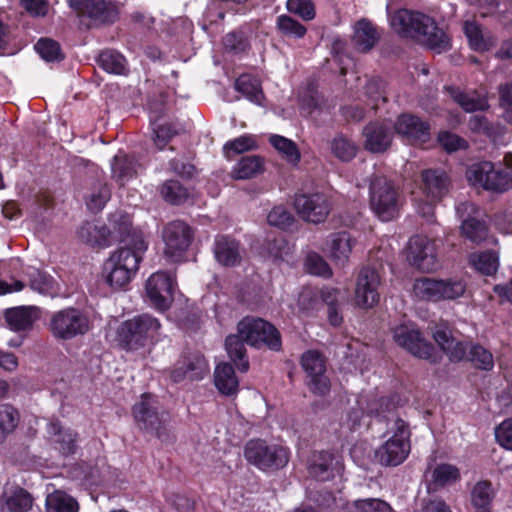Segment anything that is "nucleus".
<instances>
[{"instance_id":"f704fd0d","label":"nucleus","mask_w":512,"mask_h":512,"mask_svg":"<svg viewBox=\"0 0 512 512\" xmlns=\"http://www.w3.org/2000/svg\"><path fill=\"white\" fill-rule=\"evenodd\" d=\"M30 288L42 295L55 296L59 292L57 281L46 272L33 270L28 274Z\"/></svg>"},{"instance_id":"de8ad7c7","label":"nucleus","mask_w":512,"mask_h":512,"mask_svg":"<svg viewBox=\"0 0 512 512\" xmlns=\"http://www.w3.org/2000/svg\"><path fill=\"white\" fill-rule=\"evenodd\" d=\"M111 197L108 186L104 183H97L92 187L86 197V205L92 212L101 211Z\"/></svg>"},{"instance_id":"b1692460","label":"nucleus","mask_w":512,"mask_h":512,"mask_svg":"<svg viewBox=\"0 0 512 512\" xmlns=\"http://www.w3.org/2000/svg\"><path fill=\"white\" fill-rule=\"evenodd\" d=\"M462 29L470 49L475 52H487L497 43V38L494 34L490 31L484 30L476 21H465Z\"/></svg>"},{"instance_id":"338daca9","label":"nucleus","mask_w":512,"mask_h":512,"mask_svg":"<svg viewBox=\"0 0 512 512\" xmlns=\"http://www.w3.org/2000/svg\"><path fill=\"white\" fill-rule=\"evenodd\" d=\"M500 105L504 109V118L512 124V82L499 87Z\"/></svg>"},{"instance_id":"6e6d98bb","label":"nucleus","mask_w":512,"mask_h":512,"mask_svg":"<svg viewBox=\"0 0 512 512\" xmlns=\"http://www.w3.org/2000/svg\"><path fill=\"white\" fill-rule=\"evenodd\" d=\"M267 221L270 225L286 229L294 222L293 215L284 206H275L267 215Z\"/></svg>"},{"instance_id":"20e7f679","label":"nucleus","mask_w":512,"mask_h":512,"mask_svg":"<svg viewBox=\"0 0 512 512\" xmlns=\"http://www.w3.org/2000/svg\"><path fill=\"white\" fill-rule=\"evenodd\" d=\"M433 337L451 361L458 362L467 359L477 369L484 371H491L493 369V354L484 346L457 340L446 329L436 330Z\"/></svg>"},{"instance_id":"0eeeda50","label":"nucleus","mask_w":512,"mask_h":512,"mask_svg":"<svg viewBox=\"0 0 512 512\" xmlns=\"http://www.w3.org/2000/svg\"><path fill=\"white\" fill-rule=\"evenodd\" d=\"M244 457L259 470L272 471L288 464L289 451L282 445L271 444L262 439H251L244 447Z\"/></svg>"},{"instance_id":"ddd939ff","label":"nucleus","mask_w":512,"mask_h":512,"mask_svg":"<svg viewBox=\"0 0 512 512\" xmlns=\"http://www.w3.org/2000/svg\"><path fill=\"white\" fill-rule=\"evenodd\" d=\"M175 276L167 271L151 274L145 282V293L150 304L158 311H166L173 302Z\"/></svg>"},{"instance_id":"e433bc0d","label":"nucleus","mask_w":512,"mask_h":512,"mask_svg":"<svg viewBox=\"0 0 512 512\" xmlns=\"http://www.w3.org/2000/svg\"><path fill=\"white\" fill-rule=\"evenodd\" d=\"M47 512H78V502L69 494L56 490L46 497Z\"/></svg>"},{"instance_id":"5fc2aeb1","label":"nucleus","mask_w":512,"mask_h":512,"mask_svg":"<svg viewBox=\"0 0 512 512\" xmlns=\"http://www.w3.org/2000/svg\"><path fill=\"white\" fill-rule=\"evenodd\" d=\"M35 50L45 61L52 62L62 59L59 44L51 39H40L35 44Z\"/></svg>"},{"instance_id":"1a4fd4ad","label":"nucleus","mask_w":512,"mask_h":512,"mask_svg":"<svg viewBox=\"0 0 512 512\" xmlns=\"http://www.w3.org/2000/svg\"><path fill=\"white\" fill-rule=\"evenodd\" d=\"M155 403L151 394H143L140 401L132 408L133 418L139 429L165 441L169 436L168 416L165 413H159Z\"/></svg>"},{"instance_id":"412c9836","label":"nucleus","mask_w":512,"mask_h":512,"mask_svg":"<svg viewBox=\"0 0 512 512\" xmlns=\"http://www.w3.org/2000/svg\"><path fill=\"white\" fill-rule=\"evenodd\" d=\"M380 276L372 268H363L357 277L355 303L361 308H372L379 301Z\"/></svg>"},{"instance_id":"4be33fe9","label":"nucleus","mask_w":512,"mask_h":512,"mask_svg":"<svg viewBox=\"0 0 512 512\" xmlns=\"http://www.w3.org/2000/svg\"><path fill=\"white\" fill-rule=\"evenodd\" d=\"M355 239L348 232L330 234L323 247V251L336 265H345L350 257Z\"/></svg>"},{"instance_id":"a211bd4d","label":"nucleus","mask_w":512,"mask_h":512,"mask_svg":"<svg viewBox=\"0 0 512 512\" xmlns=\"http://www.w3.org/2000/svg\"><path fill=\"white\" fill-rule=\"evenodd\" d=\"M301 365L309 378L307 385L310 391L320 396L326 395L330 390V383L325 375L323 357L317 351H307L301 358Z\"/></svg>"},{"instance_id":"bb28decb","label":"nucleus","mask_w":512,"mask_h":512,"mask_svg":"<svg viewBox=\"0 0 512 512\" xmlns=\"http://www.w3.org/2000/svg\"><path fill=\"white\" fill-rule=\"evenodd\" d=\"M69 6L80 15L102 22L111 21L114 9L105 0H67Z\"/></svg>"},{"instance_id":"bf43d9fd","label":"nucleus","mask_w":512,"mask_h":512,"mask_svg":"<svg viewBox=\"0 0 512 512\" xmlns=\"http://www.w3.org/2000/svg\"><path fill=\"white\" fill-rule=\"evenodd\" d=\"M496 442L505 450L512 451V418L503 420L495 431Z\"/></svg>"},{"instance_id":"a878e982","label":"nucleus","mask_w":512,"mask_h":512,"mask_svg":"<svg viewBox=\"0 0 512 512\" xmlns=\"http://www.w3.org/2000/svg\"><path fill=\"white\" fill-rule=\"evenodd\" d=\"M449 181L447 175L439 170H425L422 172V196L431 201H440L448 192Z\"/></svg>"},{"instance_id":"72a5a7b5","label":"nucleus","mask_w":512,"mask_h":512,"mask_svg":"<svg viewBox=\"0 0 512 512\" xmlns=\"http://www.w3.org/2000/svg\"><path fill=\"white\" fill-rule=\"evenodd\" d=\"M78 234L83 242L93 247H106L109 242V230L104 225L87 222L81 226Z\"/></svg>"},{"instance_id":"09e8293b","label":"nucleus","mask_w":512,"mask_h":512,"mask_svg":"<svg viewBox=\"0 0 512 512\" xmlns=\"http://www.w3.org/2000/svg\"><path fill=\"white\" fill-rule=\"evenodd\" d=\"M331 151L341 161H350L356 154L358 147L350 139L343 135L334 137L330 144Z\"/></svg>"},{"instance_id":"f8f14e48","label":"nucleus","mask_w":512,"mask_h":512,"mask_svg":"<svg viewBox=\"0 0 512 512\" xmlns=\"http://www.w3.org/2000/svg\"><path fill=\"white\" fill-rule=\"evenodd\" d=\"M471 185L493 192H505L512 188V175L508 171L495 170L493 163L484 161L473 164L467 170Z\"/></svg>"},{"instance_id":"8fccbe9b","label":"nucleus","mask_w":512,"mask_h":512,"mask_svg":"<svg viewBox=\"0 0 512 512\" xmlns=\"http://www.w3.org/2000/svg\"><path fill=\"white\" fill-rule=\"evenodd\" d=\"M161 195L167 202L181 204L188 199L189 192L178 181L170 180L162 185Z\"/></svg>"},{"instance_id":"7ed1b4c3","label":"nucleus","mask_w":512,"mask_h":512,"mask_svg":"<svg viewBox=\"0 0 512 512\" xmlns=\"http://www.w3.org/2000/svg\"><path fill=\"white\" fill-rule=\"evenodd\" d=\"M161 323L149 315L142 314L123 321L116 330V341L128 352L149 349L160 340Z\"/></svg>"},{"instance_id":"c85d7f7f","label":"nucleus","mask_w":512,"mask_h":512,"mask_svg":"<svg viewBox=\"0 0 512 512\" xmlns=\"http://www.w3.org/2000/svg\"><path fill=\"white\" fill-rule=\"evenodd\" d=\"M47 433L53 438L56 449L63 455L73 454L76 450L77 433L64 429L58 421L47 425Z\"/></svg>"},{"instance_id":"423d86ee","label":"nucleus","mask_w":512,"mask_h":512,"mask_svg":"<svg viewBox=\"0 0 512 512\" xmlns=\"http://www.w3.org/2000/svg\"><path fill=\"white\" fill-rule=\"evenodd\" d=\"M410 450L409 427L398 418L393 423L392 435L375 450V458L382 466L395 467L407 459Z\"/></svg>"},{"instance_id":"052dcab7","label":"nucleus","mask_w":512,"mask_h":512,"mask_svg":"<svg viewBox=\"0 0 512 512\" xmlns=\"http://www.w3.org/2000/svg\"><path fill=\"white\" fill-rule=\"evenodd\" d=\"M287 8L291 13L299 15L304 20L315 17V9L311 0H288Z\"/></svg>"},{"instance_id":"f3484780","label":"nucleus","mask_w":512,"mask_h":512,"mask_svg":"<svg viewBox=\"0 0 512 512\" xmlns=\"http://www.w3.org/2000/svg\"><path fill=\"white\" fill-rule=\"evenodd\" d=\"M393 339L400 347L406 349L416 357L435 361L433 359V346L421 335L412 324L399 325L393 329Z\"/></svg>"},{"instance_id":"58836bf2","label":"nucleus","mask_w":512,"mask_h":512,"mask_svg":"<svg viewBox=\"0 0 512 512\" xmlns=\"http://www.w3.org/2000/svg\"><path fill=\"white\" fill-rule=\"evenodd\" d=\"M493 490L487 481L476 483L471 491V503L475 512H491Z\"/></svg>"},{"instance_id":"603ef678","label":"nucleus","mask_w":512,"mask_h":512,"mask_svg":"<svg viewBox=\"0 0 512 512\" xmlns=\"http://www.w3.org/2000/svg\"><path fill=\"white\" fill-rule=\"evenodd\" d=\"M305 269L308 273L316 276L330 277L332 275V270L327 262L322 256L315 252L307 254L305 259Z\"/></svg>"},{"instance_id":"49530a36","label":"nucleus","mask_w":512,"mask_h":512,"mask_svg":"<svg viewBox=\"0 0 512 512\" xmlns=\"http://www.w3.org/2000/svg\"><path fill=\"white\" fill-rule=\"evenodd\" d=\"M261 169V159L257 156H248L235 165L232 174L235 179H248L260 173Z\"/></svg>"},{"instance_id":"0e129e2a","label":"nucleus","mask_w":512,"mask_h":512,"mask_svg":"<svg viewBox=\"0 0 512 512\" xmlns=\"http://www.w3.org/2000/svg\"><path fill=\"white\" fill-rule=\"evenodd\" d=\"M224 46L231 52L240 53L246 51L249 45L242 33L232 32L225 36Z\"/></svg>"},{"instance_id":"aec40b11","label":"nucleus","mask_w":512,"mask_h":512,"mask_svg":"<svg viewBox=\"0 0 512 512\" xmlns=\"http://www.w3.org/2000/svg\"><path fill=\"white\" fill-rule=\"evenodd\" d=\"M395 133L410 144L425 143L430 139V124L412 114H401L394 123Z\"/></svg>"},{"instance_id":"f03ea898","label":"nucleus","mask_w":512,"mask_h":512,"mask_svg":"<svg viewBox=\"0 0 512 512\" xmlns=\"http://www.w3.org/2000/svg\"><path fill=\"white\" fill-rule=\"evenodd\" d=\"M392 29L402 37L423 41L431 50L442 53L450 49V37L434 20L420 12L399 9L390 15Z\"/></svg>"},{"instance_id":"7c9ffc66","label":"nucleus","mask_w":512,"mask_h":512,"mask_svg":"<svg viewBox=\"0 0 512 512\" xmlns=\"http://www.w3.org/2000/svg\"><path fill=\"white\" fill-rule=\"evenodd\" d=\"M378 39L379 34L371 22L362 19L355 24L352 41L358 51H369Z\"/></svg>"},{"instance_id":"473e14b6","label":"nucleus","mask_w":512,"mask_h":512,"mask_svg":"<svg viewBox=\"0 0 512 512\" xmlns=\"http://www.w3.org/2000/svg\"><path fill=\"white\" fill-rule=\"evenodd\" d=\"M214 383L223 395L230 396L238 391L239 381L233 367L228 363H221L216 366Z\"/></svg>"},{"instance_id":"6e6552de","label":"nucleus","mask_w":512,"mask_h":512,"mask_svg":"<svg viewBox=\"0 0 512 512\" xmlns=\"http://www.w3.org/2000/svg\"><path fill=\"white\" fill-rule=\"evenodd\" d=\"M370 206L382 221H390L398 215L401 196L390 180L382 176L373 179L370 184Z\"/></svg>"},{"instance_id":"79ce46f5","label":"nucleus","mask_w":512,"mask_h":512,"mask_svg":"<svg viewBox=\"0 0 512 512\" xmlns=\"http://www.w3.org/2000/svg\"><path fill=\"white\" fill-rule=\"evenodd\" d=\"M235 88L251 102L261 104L263 93L257 78L248 74L241 75L235 82Z\"/></svg>"},{"instance_id":"a18cd8bd","label":"nucleus","mask_w":512,"mask_h":512,"mask_svg":"<svg viewBox=\"0 0 512 512\" xmlns=\"http://www.w3.org/2000/svg\"><path fill=\"white\" fill-rule=\"evenodd\" d=\"M19 420L20 415L13 406L9 404L0 405V441L16 429Z\"/></svg>"},{"instance_id":"a19ab883","label":"nucleus","mask_w":512,"mask_h":512,"mask_svg":"<svg viewBox=\"0 0 512 512\" xmlns=\"http://www.w3.org/2000/svg\"><path fill=\"white\" fill-rule=\"evenodd\" d=\"M447 90L455 102H457L466 112H474L488 108L487 99L476 93L466 94L453 87H449Z\"/></svg>"},{"instance_id":"774afa93","label":"nucleus","mask_w":512,"mask_h":512,"mask_svg":"<svg viewBox=\"0 0 512 512\" xmlns=\"http://www.w3.org/2000/svg\"><path fill=\"white\" fill-rule=\"evenodd\" d=\"M21 6L32 16H45L49 10L46 0H20Z\"/></svg>"},{"instance_id":"4c0bfd02","label":"nucleus","mask_w":512,"mask_h":512,"mask_svg":"<svg viewBox=\"0 0 512 512\" xmlns=\"http://www.w3.org/2000/svg\"><path fill=\"white\" fill-rule=\"evenodd\" d=\"M471 266L483 275H493L499 267V255L496 252L484 251L469 256Z\"/></svg>"},{"instance_id":"680f3d73","label":"nucleus","mask_w":512,"mask_h":512,"mask_svg":"<svg viewBox=\"0 0 512 512\" xmlns=\"http://www.w3.org/2000/svg\"><path fill=\"white\" fill-rule=\"evenodd\" d=\"M184 368L188 371V378L191 380L201 379L209 371L206 360L201 356H195L188 362H183Z\"/></svg>"},{"instance_id":"c756f323","label":"nucleus","mask_w":512,"mask_h":512,"mask_svg":"<svg viewBox=\"0 0 512 512\" xmlns=\"http://www.w3.org/2000/svg\"><path fill=\"white\" fill-rule=\"evenodd\" d=\"M214 253L217 261L223 266H235L241 260L238 242L226 236L216 238Z\"/></svg>"},{"instance_id":"69168bd1","label":"nucleus","mask_w":512,"mask_h":512,"mask_svg":"<svg viewBox=\"0 0 512 512\" xmlns=\"http://www.w3.org/2000/svg\"><path fill=\"white\" fill-rule=\"evenodd\" d=\"M438 141L441 146L448 152H453L458 149L465 148L466 142L456 134L450 132H440L438 135Z\"/></svg>"},{"instance_id":"2f4dec72","label":"nucleus","mask_w":512,"mask_h":512,"mask_svg":"<svg viewBox=\"0 0 512 512\" xmlns=\"http://www.w3.org/2000/svg\"><path fill=\"white\" fill-rule=\"evenodd\" d=\"M111 171L112 178L119 186L122 187L136 177V162L124 153L120 152L113 158Z\"/></svg>"},{"instance_id":"2eb2a0df","label":"nucleus","mask_w":512,"mask_h":512,"mask_svg":"<svg viewBox=\"0 0 512 512\" xmlns=\"http://www.w3.org/2000/svg\"><path fill=\"white\" fill-rule=\"evenodd\" d=\"M294 206L297 214L306 222L319 224L330 213V202L322 193L299 194L295 196Z\"/></svg>"},{"instance_id":"4d7b16f0","label":"nucleus","mask_w":512,"mask_h":512,"mask_svg":"<svg viewBox=\"0 0 512 512\" xmlns=\"http://www.w3.org/2000/svg\"><path fill=\"white\" fill-rule=\"evenodd\" d=\"M257 147L256 141L251 135H242L224 145V151L227 156L232 151L235 154L244 153Z\"/></svg>"},{"instance_id":"c03bdc74","label":"nucleus","mask_w":512,"mask_h":512,"mask_svg":"<svg viewBox=\"0 0 512 512\" xmlns=\"http://www.w3.org/2000/svg\"><path fill=\"white\" fill-rule=\"evenodd\" d=\"M269 142L286 161L296 164L300 160V152L292 140L274 134L270 136Z\"/></svg>"},{"instance_id":"39448f33","label":"nucleus","mask_w":512,"mask_h":512,"mask_svg":"<svg viewBox=\"0 0 512 512\" xmlns=\"http://www.w3.org/2000/svg\"><path fill=\"white\" fill-rule=\"evenodd\" d=\"M92 329L88 314L75 307H66L51 314L48 330L57 340H71L84 336Z\"/></svg>"},{"instance_id":"9d476101","label":"nucleus","mask_w":512,"mask_h":512,"mask_svg":"<svg viewBox=\"0 0 512 512\" xmlns=\"http://www.w3.org/2000/svg\"><path fill=\"white\" fill-rule=\"evenodd\" d=\"M465 288L461 280H436L423 277L415 280L413 294L419 300L437 302L456 299L464 294Z\"/></svg>"},{"instance_id":"37998d69","label":"nucleus","mask_w":512,"mask_h":512,"mask_svg":"<svg viewBox=\"0 0 512 512\" xmlns=\"http://www.w3.org/2000/svg\"><path fill=\"white\" fill-rule=\"evenodd\" d=\"M98 63L101 68L111 74L122 75L127 70L125 57L113 50L103 51L99 55Z\"/></svg>"},{"instance_id":"5701e85b","label":"nucleus","mask_w":512,"mask_h":512,"mask_svg":"<svg viewBox=\"0 0 512 512\" xmlns=\"http://www.w3.org/2000/svg\"><path fill=\"white\" fill-rule=\"evenodd\" d=\"M41 310L37 306H20L7 309L4 315L8 328L15 332L29 331L40 318Z\"/></svg>"},{"instance_id":"864d4df0","label":"nucleus","mask_w":512,"mask_h":512,"mask_svg":"<svg viewBox=\"0 0 512 512\" xmlns=\"http://www.w3.org/2000/svg\"><path fill=\"white\" fill-rule=\"evenodd\" d=\"M277 27L288 37L302 38L306 34V28L302 24L286 15L278 17Z\"/></svg>"},{"instance_id":"393cba45","label":"nucleus","mask_w":512,"mask_h":512,"mask_svg":"<svg viewBox=\"0 0 512 512\" xmlns=\"http://www.w3.org/2000/svg\"><path fill=\"white\" fill-rule=\"evenodd\" d=\"M364 147L373 153L386 151L392 143V133L384 123H370L363 130Z\"/></svg>"},{"instance_id":"ea45409f","label":"nucleus","mask_w":512,"mask_h":512,"mask_svg":"<svg viewBox=\"0 0 512 512\" xmlns=\"http://www.w3.org/2000/svg\"><path fill=\"white\" fill-rule=\"evenodd\" d=\"M245 340H242L239 333L230 335L226 338L225 347L230 359L237 365L238 369L246 372L249 368V362L245 358Z\"/></svg>"},{"instance_id":"c9c22d12","label":"nucleus","mask_w":512,"mask_h":512,"mask_svg":"<svg viewBox=\"0 0 512 512\" xmlns=\"http://www.w3.org/2000/svg\"><path fill=\"white\" fill-rule=\"evenodd\" d=\"M335 457L329 452H319L313 455L309 473L317 480L325 481L332 477Z\"/></svg>"},{"instance_id":"dca6fc26","label":"nucleus","mask_w":512,"mask_h":512,"mask_svg":"<svg viewBox=\"0 0 512 512\" xmlns=\"http://www.w3.org/2000/svg\"><path fill=\"white\" fill-rule=\"evenodd\" d=\"M164 254L172 261H179L191 242L190 227L182 221H173L163 230Z\"/></svg>"},{"instance_id":"4468645a","label":"nucleus","mask_w":512,"mask_h":512,"mask_svg":"<svg viewBox=\"0 0 512 512\" xmlns=\"http://www.w3.org/2000/svg\"><path fill=\"white\" fill-rule=\"evenodd\" d=\"M407 260L423 272L434 271L437 268L435 241L425 235L411 237L407 247Z\"/></svg>"},{"instance_id":"f257e3e1","label":"nucleus","mask_w":512,"mask_h":512,"mask_svg":"<svg viewBox=\"0 0 512 512\" xmlns=\"http://www.w3.org/2000/svg\"><path fill=\"white\" fill-rule=\"evenodd\" d=\"M148 248L141 235L127 236L104 261L101 278L112 290L125 289L135 278Z\"/></svg>"},{"instance_id":"e2e57ef3","label":"nucleus","mask_w":512,"mask_h":512,"mask_svg":"<svg viewBox=\"0 0 512 512\" xmlns=\"http://www.w3.org/2000/svg\"><path fill=\"white\" fill-rule=\"evenodd\" d=\"M320 303L318 292L312 288H303L299 294L298 305L303 311L316 309Z\"/></svg>"},{"instance_id":"6ab92c4d","label":"nucleus","mask_w":512,"mask_h":512,"mask_svg":"<svg viewBox=\"0 0 512 512\" xmlns=\"http://www.w3.org/2000/svg\"><path fill=\"white\" fill-rule=\"evenodd\" d=\"M477 212L478 208L471 202H462L456 206V213L462 220L461 235L476 244L484 241L488 235L485 222L475 217Z\"/></svg>"},{"instance_id":"3c124183","label":"nucleus","mask_w":512,"mask_h":512,"mask_svg":"<svg viewBox=\"0 0 512 512\" xmlns=\"http://www.w3.org/2000/svg\"><path fill=\"white\" fill-rule=\"evenodd\" d=\"M432 478L437 485L445 486L457 482L460 479V471L455 465L444 463L433 470Z\"/></svg>"},{"instance_id":"9b49d317","label":"nucleus","mask_w":512,"mask_h":512,"mask_svg":"<svg viewBox=\"0 0 512 512\" xmlns=\"http://www.w3.org/2000/svg\"><path fill=\"white\" fill-rule=\"evenodd\" d=\"M237 332L242 340L251 346H268L278 350L281 347L280 334L277 329L261 318L245 317L237 325Z\"/></svg>"},{"instance_id":"cd10ccee","label":"nucleus","mask_w":512,"mask_h":512,"mask_svg":"<svg viewBox=\"0 0 512 512\" xmlns=\"http://www.w3.org/2000/svg\"><path fill=\"white\" fill-rule=\"evenodd\" d=\"M32 497L21 487H5L0 497L2 511L28 512L32 507Z\"/></svg>"},{"instance_id":"13d9d810","label":"nucleus","mask_w":512,"mask_h":512,"mask_svg":"<svg viewBox=\"0 0 512 512\" xmlns=\"http://www.w3.org/2000/svg\"><path fill=\"white\" fill-rule=\"evenodd\" d=\"M352 506L357 512H391L392 509L388 503L378 498H367L355 500Z\"/></svg>"}]
</instances>
